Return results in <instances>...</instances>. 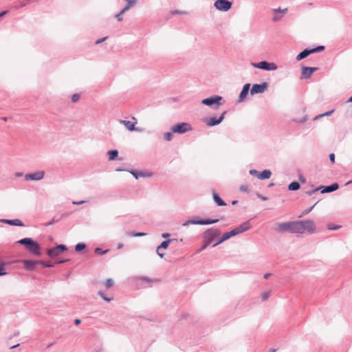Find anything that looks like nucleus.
<instances>
[{"label":"nucleus","mask_w":352,"mask_h":352,"mask_svg":"<svg viewBox=\"0 0 352 352\" xmlns=\"http://www.w3.org/2000/svg\"><path fill=\"white\" fill-rule=\"evenodd\" d=\"M250 228V224L249 221L244 222L241 225H240L238 227H236L232 230L228 232H226L223 234L221 239L217 241L216 243L213 245V247L220 244L221 243L223 242L224 241L230 239L232 236H236L239 234H241Z\"/></svg>","instance_id":"nucleus-1"},{"label":"nucleus","mask_w":352,"mask_h":352,"mask_svg":"<svg viewBox=\"0 0 352 352\" xmlns=\"http://www.w3.org/2000/svg\"><path fill=\"white\" fill-rule=\"evenodd\" d=\"M18 243L24 245L29 252L36 256L41 255L39 244L30 238H24L17 241Z\"/></svg>","instance_id":"nucleus-2"},{"label":"nucleus","mask_w":352,"mask_h":352,"mask_svg":"<svg viewBox=\"0 0 352 352\" xmlns=\"http://www.w3.org/2000/svg\"><path fill=\"white\" fill-rule=\"evenodd\" d=\"M298 221L287 223H280L276 226V231L278 232H289L298 234Z\"/></svg>","instance_id":"nucleus-3"},{"label":"nucleus","mask_w":352,"mask_h":352,"mask_svg":"<svg viewBox=\"0 0 352 352\" xmlns=\"http://www.w3.org/2000/svg\"><path fill=\"white\" fill-rule=\"evenodd\" d=\"M298 234L305 232L313 233L316 230V225L313 220L298 221Z\"/></svg>","instance_id":"nucleus-4"},{"label":"nucleus","mask_w":352,"mask_h":352,"mask_svg":"<svg viewBox=\"0 0 352 352\" xmlns=\"http://www.w3.org/2000/svg\"><path fill=\"white\" fill-rule=\"evenodd\" d=\"M192 130V127L188 122H180L177 124L173 125L171 127V131L174 133H185L186 132L190 131Z\"/></svg>","instance_id":"nucleus-5"},{"label":"nucleus","mask_w":352,"mask_h":352,"mask_svg":"<svg viewBox=\"0 0 352 352\" xmlns=\"http://www.w3.org/2000/svg\"><path fill=\"white\" fill-rule=\"evenodd\" d=\"M232 2L228 0H217L214 3V8L221 12H227L232 7Z\"/></svg>","instance_id":"nucleus-6"},{"label":"nucleus","mask_w":352,"mask_h":352,"mask_svg":"<svg viewBox=\"0 0 352 352\" xmlns=\"http://www.w3.org/2000/svg\"><path fill=\"white\" fill-rule=\"evenodd\" d=\"M324 50V46H323V45L318 46V47L311 49V50L305 49V50H303L302 52H300L296 56V60L298 61H299L303 58H305L311 54L320 52L323 51Z\"/></svg>","instance_id":"nucleus-7"},{"label":"nucleus","mask_w":352,"mask_h":352,"mask_svg":"<svg viewBox=\"0 0 352 352\" xmlns=\"http://www.w3.org/2000/svg\"><path fill=\"white\" fill-rule=\"evenodd\" d=\"M220 231L217 229H210L205 232V238L206 243L203 245L201 250L205 249L207 245L212 241V239L220 235Z\"/></svg>","instance_id":"nucleus-8"},{"label":"nucleus","mask_w":352,"mask_h":352,"mask_svg":"<svg viewBox=\"0 0 352 352\" xmlns=\"http://www.w3.org/2000/svg\"><path fill=\"white\" fill-rule=\"evenodd\" d=\"M67 250V248L64 245H59L54 248L49 249L47 250V254L50 257H55L60 255L63 252Z\"/></svg>","instance_id":"nucleus-9"},{"label":"nucleus","mask_w":352,"mask_h":352,"mask_svg":"<svg viewBox=\"0 0 352 352\" xmlns=\"http://www.w3.org/2000/svg\"><path fill=\"white\" fill-rule=\"evenodd\" d=\"M254 67L263 69L265 70H274L276 69V66L274 63H269L266 61H261L260 63H258L254 65Z\"/></svg>","instance_id":"nucleus-10"},{"label":"nucleus","mask_w":352,"mask_h":352,"mask_svg":"<svg viewBox=\"0 0 352 352\" xmlns=\"http://www.w3.org/2000/svg\"><path fill=\"white\" fill-rule=\"evenodd\" d=\"M44 175L45 172L43 170H41L26 175L25 176V180H41L44 177Z\"/></svg>","instance_id":"nucleus-11"},{"label":"nucleus","mask_w":352,"mask_h":352,"mask_svg":"<svg viewBox=\"0 0 352 352\" xmlns=\"http://www.w3.org/2000/svg\"><path fill=\"white\" fill-rule=\"evenodd\" d=\"M221 96H212V97H210V98H206V99H204L202 100V103L206 104V105H208V106H212L213 104H217L218 106L220 104V102L219 101L221 100Z\"/></svg>","instance_id":"nucleus-12"},{"label":"nucleus","mask_w":352,"mask_h":352,"mask_svg":"<svg viewBox=\"0 0 352 352\" xmlns=\"http://www.w3.org/2000/svg\"><path fill=\"white\" fill-rule=\"evenodd\" d=\"M318 68L316 67H302V76L304 78H309L313 72L316 70H317Z\"/></svg>","instance_id":"nucleus-13"},{"label":"nucleus","mask_w":352,"mask_h":352,"mask_svg":"<svg viewBox=\"0 0 352 352\" xmlns=\"http://www.w3.org/2000/svg\"><path fill=\"white\" fill-rule=\"evenodd\" d=\"M226 111H224L221 116L219 117V118L218 119H216L215 118H210L208 121H207V125L210 126H214V125H217V124H219V123H221L222 122V120L224 119V116L226 114Z\"/></svg>","instance_id":"nucleus-14"},{"label":"nucleus","mask_w":352,"mask_h":352,"mask_svg":"<svg viewBox=\"0 0 352 352\" xmlns=\"http://www.w3.org/2000/svg\"><path fill=\"white\" fill-rule=\"evenodd\" d=\"M23 263L24 264L25 269L28 270H33L34 269L35 265L39 262L31 260H24Z\"/></svg>","instance_id":"nucleus-15"},{"label":"nucleus","mask_w":352,"mask_h":352,"mask_svg":"<svg viewBox=\"0 0 352 352\" xmlns=\"http://www.w3.org/2000/svg\"><path fill=\"white\" fill-rule=\"evenodd\" d=\"M171 240H168V241H163L160 245L158 246L157 249V254L161 257V258H163L164 257V253H161L160 252V250L161 249H166L167 248V247L168 246V244L170 243Z\"/></svg>","instance_id":"nucleus-16"},{"label":"nucleus","mask_w":352,"mask_h":352,"mask_svg":"<svg viewBox=\"0 0 352 352\" xmlns=\"http://www.w3.org/2000/svg\"><path fill=\"white\" fill-rule=\"evenodd\" d=\"M287 11V8H285V9H283L282 10L280 9L275 10L274 12L276 14L274 16L273 20L276 21H278V20L282 18V16H283V14L285 13H286Z\"/></svg>","instance_id":"nucleus-17"},{"label":"nucleus","mask_w":352,"mask_h":352,"mask_svg":"<svg viewBox=\"0 0 352 352\" xmlns=\"http://www.w3.org/2000/svg\"><path fill=\"white\" fill-rule=\"evenodd\" d=\"M272 173L269 170H265L257 175V177L260 179H269L271 177Z\"/></svg>","instance_id":"nucleus-18"},{"label":"nucleus","mask_w":352,"mask_h":352,"mask_svg":"<svg viewBox=\"0 0 352 352\" xmlns=\"http://www.w3.org/2000/svg\"><path fill=\"white\" fill-rule=\"evenodd\" d=\"M3 222L9 224V225H11V226H23V223H22V221L19 219H13V220H8V219H4L3 220Z\"/></svg>","instance_id":"nucleus-19"},{"label":"nucleus","mask_w":352,"mask_h":352,"mask_svg":"<svg viewBox=\"0 0 352 352\" xmlns=\"http://www.w3.org/2000/svg\"><path fill=\"white\" fill-rule=\"evenodd\" d=\"M121 123H122L129 131L135 130V125L136 124V122L122 120Z\"/></svg>","instance_id":"nucleus-20"},{"label":"nucleus","mask_w":352,"mask_h":352,"mask_svg":"<svg viewBox=\"0 0 352 352\" xmlns=\"http://www.w3.org/2000/svg\"><path fill=\"white\" fill-rule=\"evenodd\" d=\"M212 197L214 199V201L217 203V205L220 206H226V203L218 196V195L215 192H212Z\"/></svg>","instance_id":"nucleus-21"},{"label":"nucleus","mask_w":352,"mask_h":352,"mask_svg":"<svg viewBox=\"0 0 352 352\" xmlns=\"http://www.w3.org/2000/svg\"><path fill=\"white\" fill-rule=\"evenodd\" d=\"M338 184H333L331 186H327L324 190H322V192H333L338 188Z\"/></svg>","instance_id":"nucleus-22"},{"label":"nucleus","mask_w":352,"mask_h":352,"mask_svg":"<svg viewBox=\"0 0 352 352\" xmlns=\"http://www.w3.org/2000/svg\"><path fill=\"white\" fill-rule=\"evenodd\" d=\"M218 219H214V220H201L198 221H194L193 223L200 224V225H206V224H211L214 223L218 222Z\"/></svg>","instance_id":"nucleus-23"},{"label":"nucleus","mask_w":352,"mask_h":352,"mask_svg":"<svg viewBox=\"0 0 352 352\" xmlns=\"http://www.w3.org/2000/svg\"><path fill=\"white\" fill-rule=\"evenodd\" d=\"M299 188H300V184L296 182H292L289 185L288 189L289 190H296L299 189Z\"/></svg>","instance_id":"nucleus-24"},{"label":"nucleus","mask_w":352,"mask_h":352,"mask_svg":"<svg viewBox=\"0 0 352 352\" xmlns=\"http://www.w3.org/2000/svg\"><path fill=\"white\" fill-rule=\"evenodd\" d=\"M109 160H113L118 155V152L116 150L109 151Z\"/></svg>","instance_id":"nucleus-25"},{"label":"nucleus","mask_w":352,"mask_h":352,"mask_svg":"<svg viewBox=\"0 0 352 352\" xmlns=\"http://www.w3.org/2000/svg\"><path fill=\"white\" fill-rule=\"evenodd\" d=\"M250 89H242V91L240 94L239 98V102H242L248 94V91Z\"/></svg>","instance_id":"nucleus-26"},{"label":"nucleus","mask_w":352,"mask_h":352,"mask_svg":"<svg viewBox=\"0 0 352 352\" xmlns=\"http://www.w3.org/2000/svg\"><path fill=\"white\" fill-rule=\"evenodd\" d=\"M134 6L133 1H130L127 3L125 7L121 10V14H124L126 11H128L132 6Z\"/></svg>","instance_id":"nucleus-27"},{"label":"nucleus","mask_w":352,"mask_h":352,"mask_svg":"<svg viewBox=\"0 0 352 352\" xmlns=\"http://www.w3.org/2000/svg\"><path fill=\"white\" fill-rule=\"evenodd\" d=\"M333 112V110H331V111H327V112H325V113H322V114L318 115V116H316L314 118V120H318V119H319V118H322V117H323V116H330V115H331V113H332Z\"/></svg>","instance_id":"nucleus-28"},{"label":"nucleus","mask_w":352,"mask_h":352,"mask_svg":"<svg viewBox=\"0 0 352 352\" xmlns=\"http://www.w3.org/2000/svg\"><path fill=\"white\" fill-rule=\"evenodd\" d=\"M269 86V84L266 82L258 85V84H254L253 85L252 88H267Z\"/></svg>","instance_id":"nucleus-29"},{"label":"nucleus","mask_w":352,"mask_h":352,"mask_svg":"<svg viewBox=\"0 0 352 352\" xmlns=\"http://www.w3.org/2000/svg\"><path fill=\"white\" fill-rule=\"evenodd\" d=\"M127 234L129 236H146V233H144V232H133V233H128Z\"/></svg>","instance_id":"nucleus-30"},{"label":"nucleus","mask_w":352,"mask_h":352,"mask_svg":"<svg viewBox=\"0 0 352 352\" xmlns=\"http://www.w3.org/2000/svg\"><path fill=\"white\" fill-rule=\"evenodd\" d=\"M85 248V245L83 243H78L76 247L75 250L77 252H80Z\"/></svg>","instance_id":"nucleus-31"},{"label":"nucleus","mask_w":352,"mask_h":352,"mask_svg":"<svg viewBox=\"0 0 352 352\" xmlns=\"http://www.w3.org/2000/svg\"><path fill=\"white\" fill-rule=\"evenodd\" d=\"M173 131L172 132H167L164 134V138L165 140H166L167 141H170L173 139Z\"/></svg>","instance_id":"nucleus-32"},{"label":"nucleus","mask_w":352,"mask_h":352,"mask_svg":"<svg viewBox=\"0 0 352 352\" xmlns=\"http://www.w3.org/2000/svg\"><path fill=\"white\" fill-rule=\"evenodd\" d=\"M114 284V282L113 280V279L111 278H109L106 280L105 282V286L107 288H110L111 287H112Z\"/></svg>","instance_id":"nucleus-33"},{"label":"nucleus","mask_w":352,"mask_h":352,"mask_svg":"<svg viewBox=\"0 0 352 352\" xmlns=\"http://www.w3.org/2000/svg\"><path fill=\"white\" fill-rule=\"evenodd\" d=\"M314 206H315V205H314V206H313L312 207H311L310 208H309V209H307V210H304V211L301 213V214L299 216V217H300V218H301V217H304V216L307 215V214H309V212L313 210V208H314Z\"/></svg>","instance_id":"nucleus-34"},{"label":"nucleus","mask_w":352,"mask_h":352,"mask_svg":"<svg viewBox=\"0 0 352 352\" xmlns=\"http://www.w3.org/2000/svg\"><path fill=\"white\" fill-rule=\"evenodd\" d=\"M80 98V96L79 94H74L72 96V100L73 102H76L79 100Z\"/></svg>","instance_id":"nucleus-35"},{"label":"nucleus","mask_w":352,"mask_h":352,"mask_svg":"<svg viewBox=\"0 0 352 352\" xmlns=\"http://www.w3.org/2000/svg\"><path fill=\"white\" fill-rule=\"evenodd\" d=\"M270 292H263L262 294H261V297H262V299L263 300H266L268 299V298L270 297Z\"/></svg>","instance_id":"nucleus-36"},{"label":"nucleus","mask_w":352,"mask_h":352,"mask_svg":"<svg viewBox=\"0 0 352 352\" xmlns=\"http://www.w3.org/2000/svg\"><path fill=\"white\" fill-rule=\"evenodd\" d=\"M265 89H250V94L253 96L257 93H263Z\"/></svg>","instance_id":"nucleus-37"},{"label":"nucleus","mask_w":352,"mask_h":352,"mask_svg":"<svg viewBox=\"0 0 352 352\" xmlns=\"http://www.w3.org/2000/svg\"><path fill=\"white\" fill-rule=\"evenodd\" d=\"M5 274H6V272L5 271L4 264H0V276H3Z\"/></svg>","instance_id":"nucleus-38"},{"label":"nucleus","mask_w":352,"mask_h":352,"mask_svg":"<svg viewBox=\"0 0 352 352\" xmlns=\"http://www.w3.org/2000/svg\"><path fill=\"white\" fill-rule=\"evenodd\" d=\"M107 252H108V250L103 251V250H102V249H100L99 248H97L95 249V252L96 254H105Z\"/></svg>","instance_id":"nucleus-39"},{"label":"nucleus","mask_w":352,"mask_h":352,"mask_svg":"<svg viewBox=\"0 0 352 352\" xmlns=\"http://www.w3.org/2000/svg\"><path fill=\"white\" fill-rule=\"evenodd\" d=\"M240 190L245 192H248V186L245 184L241 185L240 186Z\"/></svg>","instance_id":"nucleus-40"},{"label":"nucleus","mask_w":352,"mask_h":352,"mask_svg":"<svg viewBox=\"0 0 352 352\" xmlns=\"http://www.w3.org/2000/svg\"><path fill=\"white\" fill-rule=\"evenodd\" d=\"M122 14H121V12H120V13H118V14L116 15V18L118 21H122Z\"/></svg>","instance_id":"nucleus-41"},{"label":"nucleus","mask_w":352,"mask_h":352,"mask_svg":"<svg viewBox=\"0 0 352 352\" xmlns=\"http://www.w3.org/2000/svg\"><path fill=\"white\" fill-rule=\"evenodd\" d=\"M107 38V36H105V37H104V38H102L98 39V40L96 41V45H98V44L101 43L102 42L104 41Z\"/></svg>","instance_id":"nucleus-42"},{"label":"nucleus","mask_w":352,"mask_h":352,"mask_svg":"<svg viewBox=\"0 0 352 352\" xmlns=\"http://www.w3.org/2000/svg\"><path fill=\"white\" fill-rule=\"evenodd\" d=\"M329 159L332 164L335 162V155L333 153H331L329 155Z\"/></svg>","instance_id":"nucleus-43"},{"label":"nucleus","mask_w":352,"mask_h":352,"mask_svg":"<svg viewBox=\"0 0 352 352\" xmlns=\"http://www.w3.org/2000/svg\"><path fill=\"white\" fill-rule=\"evenodd\" d=\"M328 229L329 230H336V229H338L340 228V226H331V225H328Z\"/></svg>","instance_id":"nucleus-44"},{"label":"nucleus","mask_w":352,"mask_h":352,"mask_svg":"<svg viewBox=\"0 0 352 352\" xmlns=\"http://www.w3.org/2000/svg\"><path fill=\"white\" fill-rule=\"evenodd\" d=\"M99 295L105 300L110 301L111 298H107L105 296H104L102 292H99Z\"/></svg>","instance_id":"nucleus-45"},{"label":"nucleus","mask_w":352,"mask_h":352,"mask_svg":"<svg viewBox=\"0 0 352 352\" xmlns=\"http://www.w3.org/2000/svg\"><path fill=\"white\" fill-rule=\"evenodd\" d=\"M250 173L251 175H256V177H257V175H258V174H259V173H258V172H257L256 170H251L250 171Z\"/></svg>","instance_id":"nucleus-46"},{"label":"nucleus","mask_w":352,"mask_h":352,"mask_svg":"<svg viewBox=\"0 0 352 352\" xmlns=\"http://www.w3.org/2000/svg\"><path fill=\"white\" fill-rule=\"evenodd\" d=\"M85 201H73L72 204H74V205H80V204H82L83 203H85Z\"/></svg>","instance_id":"nucleus-47"},{"label":"nucleus","mask_w":352,"mask_h":352,"mask_svg":"<svg viewBox=\"0 0 352 352\" xmlns=\"http://www.w3.org/2000/svg\"><path fill=\"white\" fill-rule=\"evenodd\" d=\"M140 279H141L142 280L146 281V282H148V283L152 282V281H151L149 278H144H144H141Z\"/></svg>","instance_id":"nucleus-48"},{"label":"nucleus","mask_w":352,"mask_h":352,"mask_svg":"<svg viewBox=\"0 0 352 352\" xmlns=\"http://www.w3.org/2000/svg\"><path fill=\"white\" fill-rule=\"evenodd\" d=\"M127 3H129L130 1H133L134 5L135 4L137 0H124Z\"/></svg>","instance_id":"nucleus-49"},{"label":"nucleus","mask_w":352,"mask_h":352,"mask_svg":"<svg viewBox=\"0 0 352 352\" xmlns=\"http://www.w3.org/2000/svg\"><path fill=\"white\" fill-rule=\"evenodd\" d=\"M250 85L249 83H247L243 85V88H250Z\"/></svg>","instance_id":"nucleus-50"},{"label":"nucleus","mask_w":352,"mask_h":352,"mask_svg":"<svg viewBox=\"0 0 352 352\" xmlns=\"http://www.w3.org/2000/svg\"><path fill=\"white\" fill-rule=\"evenodd\" d=\"M169 236H170V235H169V234H167V233H165V234H162V236H163L164 238H167V237H168Z\"/></svg>","instance_id":"nucleus-51"},{"label":"nucleus","mask_w":352,"mask_h":352,"mask_svg":"<svg viewBox=\"0 0 352 352\" xmlns=\"http://www.w3.org/2000/svg\"><path fill=\"white\" fill-rule=\"evenodd\" d=\"M123 248V244H122V243H119V244L118 245V249H121V248Z\"/></svg>","instance_id":"nucleus-52"},{"label":"nucleus","mask_w":352,"mask_h":352,"mask_svg":"<svg viewBox=\"0 0 352 352\" xmlns=\"http://www.w3.org/2000/svg\"><path fill=\"white\" fill-rule=\"evenodd\" d=\"M80 320L79 319H76V320H75V324H80Z\"/></svg>","instance_id":"nucleus-53"},{"label":"nucleus","mask_w":352,"mask_h":352,"mask_svg":"<svg viewBox=\"0 0 352 352\" xmlns=\"http://www.w3.org/2000/svg\"><path fill=\"white\" fill-rule=\"evenodd\" d=\"M270 276V274H265L264 275V278H265V279H267V278H269V276Z\"/></svg>","instance_id":"nucleus-54"},{"label":"nucleus","mask_w":352,"mask_h":352,"mask_svg":"<svg viewBox=\"0 0 352 352\" xmlns=\"http://www.w3.org/2000/svg\"><path fill=\"white\" fill-rule=\"evenodd\" d=\"M7 13V11H3L1 13H0V17L5 15Z\"/></svg>","instance_id":"nucleus-55"},{"label":"nucleus","mask_w":352,"mask_h":352,"mask_svg":"<svg viewBox=\"0 0 352 352\" xmlns=\"http://www.w3.org/2000/svg\"><path fill=\"white\" fill-rule=\"evenodd\" d=\"M131 173L135 176L136 179L138 178V176L134 172H131Z\"/></svg>","instance_id":"nucleus-56"},{"label":"nucleus","mask_w":352,"mask_h":352,"mask_svg":"<svg viewBox=\"0 0 352 352\" xmlns=\"http://www.w3.org/2000/svg\"><path fill=\"white\" fill-rule=\"evenodd\" d=\"M352 102V96L350 97L348 100H347V102Z\"/></svg>","instance_id":"nucleus-57"},{"label":"nucleus","mask_w":352,"mask_h":352,"mask_svg":"<svg viewBox=\"0 0 352 352\" xmlns=\"http://www.w3.org/2000/svg\"><path fill=\"white\" fill-rule=\"evenodd\" d=\"M45 267H52V265L49 264V263H47L46 265H43Z\"/></svg>","instance_id":"nucleus-58"},{"label":"nucleus","mask_w":352,"mask_h":352,"mask_svg":"<svg viewBox=\"0 0 352 352\" xmlns=\"http://www.w3.org/2000/svg\"><path fill=\"white\" fill-rule=\"evenodd\" d=\"M67 261V260H65V261ZM64 262H65V261L60 260V261H59L58 263H64Z\"/></svg>","instance_id":"nucleus-59"},{"label":"nucleus","mask_w":352,"mask_h":352,"mask_svg":"<svg viewBox=\"0 0 352 352\" xmlns=\"http://www.w3.org/2000/svg\"><path fill=\"white\" fill-rule=\"evenodd\" d=\"M270 352H276V349H270Z\"/></svg>","instance_id":"nucleus-60"},{"label":"nucleus","mask_w":352,"mask_h":352,"mask_svg":"<svg viewBox=\"0 0 352 352\" xmlns=\"http://www.w3.org/2000/svg\"><path fill=\"white\" fill-rule=\"evenodd\" d=\"M236 203H237V201H233L232 204L234 205V204H236Z\"/></svg>","instance_id":"nucleus-61"},{"label":"nucleus","mask_w":352,"mask_h":352,"mask_svg":"<svg viewBox=\"0 0 352 352\" xmlns=\"http://www.w3.org/2000/svg\"><path fill=\"white\" fill-rule=\"evenodd\" d=\"M4 121H7V118H2Z\"/></svg>","instance_id":"nucleus-62"},{"label":"nucleus","mask_w":352,"mask_h":352,"mask_svg":"<svg viewBox=\"0 0 352 352\" xmlns=\"http://www.w3.org/2000/svg\"><path fill=\"white\" fill-rule=\"evenodd\" d=\"M188 222H186V223H184V226H186V225H188Z\"/></svg>","instance_id":"nucleus-63"},{"label":"nucleus","mask_w":352,"mask_h":352,"mask_svg":"<svg viewBox=\"0 0 352 352\" xmlns=\"http://www.w3.org/2000/svg\"><path fill=\"white\" fill-rule=\"evenodd\" d=\"M261 199L262 200H266V198L265 197H261Z\"/></svg>","instance_id":"nucleus-64"}]
</instances>
